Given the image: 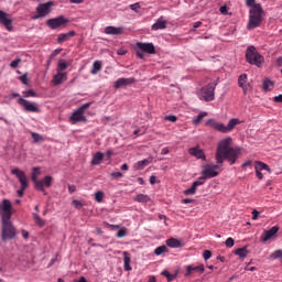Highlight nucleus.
<instances>
[{
	"label": "nucleus",
	"instance_id": "473e14b6",
	"mask_svg": "<svg viewBox=\"0 0 282 282\" xmlns=\"http://www.w3.org/2000/svg\"><path fill=\"white\" fill-rule=\"evenodd\" d=\"M39 175H41V170L39 167H33L31 180L36 186V182H39Z\"/></svg>",
	"mask_w": 282,
	"mask_h": 282
},
{
	"label": "nucleus",
	"instance_id": "412c9836",
	"mask_svg": "<svg viewBox=\"0 0 282 282\" xmlns=\"http://www.w3.org/2000/svg\"><path fill=\"white\" fill-rule=\"evenodd\" d=\"M166 23L167 21L164 20V17H160L154 24H152V30H166Z\"/></svg>",
	"mask_w": 282,
	"mask_h": 282
},
{
	"label": "nucleus",
	"instance_id": "0eeeda50",
	"mask_svg": "<svg viewBox=\"0 0 282 282\" xmlns=\"http://www.w3.org/2000/svg\"><path fill=\"white\" fill-rule=\"evenodd\" d=\"M53 6H54L53 1H48V2L41 3L40 6H37L36 14L33 15V20L43 19V18L47 17V14H50V12H52Z\"/></svg>",
	"mask_w": 282,
	"mask_h": 282
},
{
	"label": "nucleus",
	"instance_id": "6e6d98bb",
	"mask_svg": "<svg viewBox=\"0 0 282 282\" xmlns=\"http://www.w3.org/2000/svg\"><path fill=\"white\" fill-rule=\"evenodd\" d=\"M117 237L119 239H122V237H127V231L124 229L119 230Z\"/></svg>",
	"mask_w": 282,
	"mask_h": 282
},
{
	"label": "nucleus",
	"instance_id": "a878e982",
	"mask_svg": "<svg viewBox=\"0 0 282 282\" xmlns=\"http://www.w3.org/2000/svg\"><path fill=\"white\" fill-rule=\"evenodd\" d=\"M105 160V154L102 152H96L93 156L91 164L93 166H98Z\"/></svg>",
	"mask_w": 282,
	"mask_h": 282
},
{
	"label": "nucleus",
	"instance_id": "9d476101",
	"mask_svg": "<svg viewBox=\"0 0 282 282\" xmlns=\"http://www.w3.org/2000/svg\"><path fill=\"white\" fill-rule=\"evenodd\" d=\"M217 169H219V165H206L203 171V176L205 177V180L217 177V175H219Z\"/></svg>",
	"mask_w": 282,
	"mask_h": 282
},
{
	"label": "nucleus",
	"instance_id": "4c0bfd02",
	"mask_svg": "<svg viewBox=\"0 0 282 282\" xmlns=\"http://www.w3.org/2000/svg\"><path fill=\"white\" fill-rule=\"evenodd\" d=\"M263 89L264 91H270V89H272L271 87H274V82L267 79L263 82Z\"/></svg>",
	"mask_w": 282,
	"mask_h": 282
},
{
	"label": "nucleus",
	"instance_id": "5fc2aeb1",
	"mask_svg": "<svg viewBox=\"0 0 282 282\" xmlns=\"http://www.w3.org/2000/svg\"><path fill=\"white\" fill-rule=\"evenodd\" d=\"M110 177H113V180H118V178L122 177V173L121 172H112V173H110Z\"/></svg>",
	"mask_w": 282,
	"mask_h": 282
},
{
	"label": "nucleus",
	"instance_id": "6ab92c4d",
	"mask_svg": "<svg viewBox=\"0 0 282 282\" xmlns=\"http://www.w3.org/2000/svg\"><path fill=\"white\" fill-rule=\"evenodd\" d=\"M122 26L116 28V26H106L105 28V34L112 35V36H118L122 34Z\"/></svg>",
	"mask_w": 282,
	"mask_h": 282
},
{
	"label": "nucleus",
	"instance_id": "f03ea898",
	"mask_svg": "<svg viewBox=\"0 0 282 282\" xmlns=\"http://www.w3.org/2000/svg\"><path fill=\"white\" fill-rule=\"evenodd\" d=\"M232 144V138H226L218 143L216 150V163L224 164V160L235 164L239 158V150L230 147Z\"/></svg>",
	"mask_w": 282,
	"mask_h": 282
},
{
	"label": "nucleus",
	"instance_id": "2f4dec72",
	"mask_svg": "<svg viewBox=\"0 0 282 282\" xmlns=\"http://www.w3.org/2000/svg\"><path fill=\"white\" fill-rule=\"evenodd\" d=\"M101 69H102V62L96 61L93 64V69L90 70V74L96 75L98 74V72H101Z\"/></svg>",
	"mask_w": 282,
	"mask_h": 282
},
{
	"label": "nucleus",
	"instance_id": "5701e85b",
	"mask_svg": "<svg viewBox=\"0 0 282 282\" xmlns=\"http://www.w3.org/2000/svg\"><path fill=\"white\" fill-rule=\"evenodd\" d=\"M189 155H194V158H197L198 160H206V154L204 153V150H199L197 148H191L188 150Z\"/></svg>",
	"mask_w": 282,
	"mask_h": 282
},
{
	"label": "nucleus",
	"instance_id": "69168bd1",
	"mask_svg": "<svg viewBox=\"0 0 282 282\" xmlns=\"http://www.w3.org/2000/svg\"><path fill=\"white\" fill-rule=\"evenodd\" d=\"M111 155H113V151H112V150H108V151L106 152V158H107V160H111Z\"/></svg>",
	"mask_w": 282,
	"mask_h": 282
},
{
	"label": "nucleus",
	"instance_id": "de8ad7c7",
	"mask_svg": "<svg viewBox=\"0 0 282 282\" xmlns=\"http://www.w3.org/2000/svg\"><path fill=\"white\" fill-rule=\"evenodd\" d=\"M73 206H75L78 210H80V208H83L84 204H83V202H80L78 199H74Z\"/></svg>",
	"mask_w": 282,
	"mask_h": 282
},
{
	"label": "nucleus",
	"instance_id": "338daca9",
	"mask_svg": "<svg viewBox=\"0 0 282 282\" xmlns=\"http://www.w3.org/2000/svg\"><path fill=\"white\" fill-rule=\"evenodd\" d=\"M256 175L258 180H263V173H261V171L256 170Z\"/></svg>",
	"mask_w": 282,
	"mask_h": 282
},
{
	"label": "nucleus",
	"instance_id": "864d4df0",
	"mask_svg": "<svg viewBox=\"0 0 282 282\" xmlns=\"http://www.w3.org/2000/svg\"><path fill=\"white\" fill-rule=\"evenodd\" d=\"M130 10H133V12H139L140 10V3H133V4H130Z\"/></svg>",
	"mask_w": 282,
	"mask_h": 282
},
{
	"label": "nucleus",
	"instance_id": "e433bc0d",
	"mask_svg": "<svg viewBox=\"0 0 282 282\" xmlns=\"http://www.w3.org/2000/svg\"><path fill=\"white\" fill-rule=\"evenodd\" d=\"M23 96L24 98H36L39 97V94H36V91H34V89H29L23 91Z\"/></svg>",
	"mask_w": 282,
	"mask_h": 282
},
{
	"label": "nucleus",
	"instance_id": "cd10ccee",
	"mask_svg": "<svg viewBox=\"0 0 282 282\" xmlns=\"http://www.w3.org/2000/svg\"><path fill=\"white\" fill-rule=\"evenodd\" d=\"M254 169L256 171H268V173H272V170L270 169V166L261 161L254 162Z\"/></svg>",
	"mask_w": 282,
	"mask_h": 282
},
{
	"label": "nucleus",
	"instance_id": "603ef678",
	"mask_svg": "<svg viewBox=\"0 0 282 282\" xmlns=\"http://www.w3.org/2000/svg\"><path fill=\"white\" fill-rule=\"evenodd\" d=\"M203 257H204L205 261H208V259H210L213 257V252H210V250H205L203 253Z\"/></svg>",
	"mask_w": 282,
	"mask_h": 282
},
{
	"label": "nucleus",
	"instance_id": "39448f33",
	"mask_svg": "<svg viewBox=\"0 0 282 282\" xmlns=\"http://www.w3.org/2000/svg\"><path fill=\"white\" fill-rule=\"evenodd\" d=\"M91 107L90 102L84 104L79 107L69 118L72 124H77V122H87V117H85V111Z\"/></svg>",
	"mask_w": 282,
	"mask_h": 282
},
{
	"label": "nucleus",
	"instance_id": "8fccbe9b",
	"mask_svg": "<svg viewBox=\"0 0 282 282\" xmlns=\"http://www.w3.org/2000/svg\"><path fill=\"white\" fill-rule=\"evenodd\" d=\"M162 275L166 276L167 281H173V279H174V275H172L167 270H164L162 272Z\"/></svg>",
	"mask_w": 282,
	"mask_h": 282
},
{
	"label": "nucleus",
	"instance_id": "7ed1b4c3",
	"mask_svg": "<svg viewBox=\"0 0 282 282\" xmlns=\"http://www.w3.org/2000/svg\"><path fill=\"white\" fill-rule=\"evenodd\" d=\"M261 23H263V7L256 4L249 10L247 30H257V28H261Z\"/></svg>",
	"mask_w": 282,
	"mask_h": 282
},
{
	"label": "nucleus",
	"instance_id": "4be33fe9",
	"mask_svg": "<svg viewBox=\"0 0 282 282\" xmlns=\"http://www.w3.org/2000/svg\"><path fill=\"white\" fill-rule=\"evenodd\" d=\"M76 36V31H69L68 33H61L57 36V43H65V41H69L72 37Z\"/></svg>",
	"mask_w": 282,
	"mask_h": 282
},
{
	"label": "nucleus",
	"instance_id": "a19ab883",
	"mask_svg": "<svg viewBox=\"0 0 282 282\" xmlns=\"http://www.w3.org/2000/svg\"><path fill=\"white\" fill-rule=\"evenodd\" d=\"M34 217V221L35 224H37V226H45V220H42L41 216H39V214H33Z\"/></svg>",
	"mask_w": 282,
	"mask_h": 282
},
{
	"label": "nucleus",
	"instance_id": "c756f323",
	"mask_svg": "<svg viewBox=\"0 0 282 282\" xmlns=\"http://www.w3.org/2000/svg\"><path fill=\"white\" fill-rule=\"evenodd\" d=\"M169 248H182V242L178 239L170 238L166 240Z\"/></svg>",
	"mask_w": 282,
	"mask_h": 282
},
{
	"label": "nucleus",
	"instance_id": "e2e57ef3",
	"mask_svg": "<svg viewBox=\"0 0 282 282\" xmlns=\"http://www.w3.org/2000/svg\"><path fill=\"white\" fill-rule=\"evenodd\" d=\"M117 54H118L119 56H124V54H127V50H124V48H119V50L117 51Z\"/></svg>",
	"mask_w": 282,
	"mask_h": 282
},
{
	"label": "nucleus",
	"instance_id": "ea45409f",
	"mask_svg": "<svg viewBox=\"0 0 282 282\" xmlns=\"http://www.w3.org/2000/svg\"><path fill=\"white\" fill-rule=\"evenodd\" d=\"M104 197H105V193L102 191L95 193V199L96 202H98V204H102Z\"/></svg>",
	"mask_w": 282,
	"mask_h": 282
},
{
	"label": "nucleus",
	"instance_id": "09e8293b",
	"mask_svg": "<svg viewBox=\"0 0 282 282\" xmlns=\"http://www.w3.org/2000/svg\"><path fill=\"white\" fill-rule=\"evenodd\" d=\"M225 246H226L227 248H232V246H235V239L228 238V239L225 241Z\"/></svg>",
	"mask_w": 282,
	"mask_h": 282
},
{
	"label": "nucleus",
	"instance_id": "774afa93",
	"mask_svg": "<svg viewBox=\"0 0 282 282\" xmlns=\"http://www.w3.org/2000/svg\"><path fill=\"white\" fill-rule=\"evenodd\" d=\"M143 51H138L137 50V56L139 57V58H144V53H142Z\"/></svg>",
	"mask_w": 282,
	"mask_h": 282
},
{
	"label": "nucleus",
	"instance_id": "ddd939ff",
	"mask_svg": "<svg viewBox=\"0 0 282 282\" xmlns=\"http://www.w3.org/2000/svg\"><path fill=\"white\" fill-rule=\"evenodd\" d=\"M11 173L18 177L22 188H28V175H25V172L21 171L20 169H13Z\"/></svg>",
	"mask_w": 282,
	"mask_h": 282
},
{
	"label": "nucleus",
	"instance_id": "423d86ee",
	"mask_svg": "<svg viewBox=\"0 0 282 282\" xmlns=\"http://www.w3.org/2000/svg\"><path fill=\"white\" fill-rule=\"evenodd\" d=\"M246 58L250 65H257V67H261V63H263V55L259 54L254 46H249L247 48Z\"/></svg>",
	"mask_w": 282,
	"mask_h": 282
},
{
	"label": "nucleus",
	"instance_id": "79ce46f5",
	"mask_svg": "<svg viewBox=\"0 0 282 282\" xmlns=\"http://www.w3.org/2000/svg\"><path fill=\"white\" fill-rule=\"evenodd\" d=\"M166 250H167L166 246L158 247L154 250V254H156V257H160V254H164V252H166Z\"/></svg>",
	"mask_w": 282,
	"mask_h": 282
},
{
	"label": "nucleus",
	"instance_id": "0e129e2a",
	"mask_svg": "<svg viewBox=\"0 0 282 282\" xmlns=\"http://www.w3.org/2000/svg\"><path fill=\"white\" fill-rule=\"evenodd\" d=\"M22 237L24 239H29L30 238V232H28V230H25V229H22Z\"/></svg>",
	"mask_w": 282,
	"mask_h": 282
},
{
	"label": "nucleus",
	"instance_id": "f257e3e1",
	"mask_svg": "<svg viewBox=\"0 0 282 282\" xmlns=\"http://www.w3.org/2000/svg\"><path fill=\"white\" fill-rule=\"evenodd\" d=\"M0 213H2L1 224H2V241H8L10 239L17 238V228L12 225V203L8 199H3L0 205Z\"/></svg>",
	"mask_w": 282,
	"mask_h": 282
},
{
	"label": "nucleus",
	"instance_id": "2eb2a0df",
	"mask_svg": "<svg viewBox=\"0 0 282 282\" xmlns=\"http://www.w3.org/2000/svg\"><path fill=\"white\" fill-rule=\"evenodd\" d=\"M135 83V78H124L121 77L115 82V89H120L121 87H129V85H133Z\"/></svg>",
	"mask_w": 282,
	"mask_h": 282
},
{
	"label": "nucleus",
	"instance_id": "49530a36",
	"mask_svg": "<svg viewBox=\"0 0 282 282\" xmlns=\"http://www.w3.org/2000/svg\"><path fill=\"white\" fill-rule=\"evenodd\" d=\"M257 0H246V6L248 8H254V6H261L260 3H256Z\"/></svg>",
	"mask_w": 282,
	"mask_h": 282
},
{
	"label": "nucleus",
	"instance_id": "c9c22d12",
	"mask_svg": "<svg viewBox=\"0 0 282 282\" xmlns=\"http://www.w3.org/2000/svg\"><path fill=\"white\" fill-rule=\"evenodd\" d=\"M206 116H208V112H200L194 120H193V124H200L202 120H204V118H206Z\"/></svg>",
	"mask_w": 282,
	"mask_h": 282
},
{
	"label": "nucleus",
	"instance_id": "f3484780",
	"mask_svg": "<svg viewBox=\"0 0 282 282\" xmlns=\"http://www.w3.org/2000/svg\"><path fill=\"white\" fill-rule=\"evenodd\" d=\"M238 85L243 90V94H248L250 89V84H248V75L241 74L238 78Z\"/></svg>",
	"mask_w": 282,
	"mask_h": 282
},
{
	"label": "nucleus",
	"instance_id": "f8f14e48",
	"mask_svg": "<svg viewBox=\"0 0 282 282\" xmlns=\"http://www.w3.org/2000/svg\"><path fill=\"white\" fill-rule=\"evenodd\" d=\"M207 127L219 131L220 133H228V126L217 122L215 119H208L206 121Z\"/></svg>",
	"mask_w": 282,
	"mask_h": 282
},
{
	"label": "nucleus",
	"instance_id": "dca6fc26",
	"mask_svg": "<svg viewBox=\"0 0 282 282\" xmlns=\"http://www.w3.org/2000/svg\"><path fill=\"white\" fill-rule=\"evenodd\" d=\"M138 50L145 52V54H155V45L153 43H137Z\"/></svg>",
	"mask_w": 282,
	"mask_h": 282
},
{
	"label": "nucleus",
	"instance_id": "20e7f679",
	"mask_svg": "<svg viewBox=\"0 0 282 282\" xmlns=\"http://www.w3.org/2000/svg\"><path fill=\"white\" fill-rule=\"evenodd\" d=\"M216 87L217 84H208L207 86H204L198 93L199 100H205V102H213V100H215Z\"/></svg>",
	"mask_w": 282,
	"mask_h": 282
},
{
	"label": "nucleus",
	"instance_id": "1a4fd4ad",
	"mask_svg": "<svg viewBox=\"0 0 282 282\" xmlns=\"http://www.w3.org/2000/svg\"><path fill=\"white\" fill-rule=\"evenodd\" d=\"M18 105H20V107H23L24 111H28L29 113H39L40 111L39 104L29 101L28 99H23L22 97L18 99Z\"/></svg>",
	"mask_w": 282,
	"mask_h": 282
},
{
	"label": "nucleus",
	"instance_id": "680f3d73",
	"mask_svg": "<svg viewBox=\"0 0 282 282\" xmlns=\"http://www.w3.org/2000/svg\"><path fill=\"white\" fill-rule=\"evenodd\" d=\"M220 13L221 14H228V7H226V6H223V7H220Z\"/></svg>",
	"mask_w": 282,
	"mask_h": 282
},
{
	"label": "nucleus",
	"instance_id": "58836bf2",
	"mask_svg": "<svg viewBox=\"0 0 282 282\" xmlns=\"http://www.w3.org/2000/svg\"><path fill=\"white\" fill-rule=\"evenodd\" d=\"M31 135H32L35 143L36 142H43L45 140V138L43 135H41L36 132H32Z\"/></svg>",
	"mask_w": 282,
	"mask_h": 282
},
{
	"label": "nucleus",
	"instance_id": "3c124183",
	"mask_svg": "<svg viewBox=\"0 0 282 282\" xmlns=\"http://www.w3.org/2000/svg\"><path fill=\"white\" fill-rule=\"evenodd\" d=\"M19 63H21V58L12 61L10 67H12V69H17V67H19Z\"/></svg>",
	"mask_w": 282,
	"mask_h": 282
},
{
	"label": "nucleus",
	"instance_id": "4468645a",
	"mask_svg": "<svg viewBox=\"0 0 282 282\" xmlns=\"http://www.w3.org/2000/svg\"><path fill=\"white\" fill-rule=\"evenodd\" d=\"M52 176H45L42 181L36 182L35 188L44 193V195H47L45 187L50 188V186H52Z\"/></svg>",
	"mask_w": 282,
	"mask_h": 282
},
{
	"label": "nucleus",
	"instance_id": "c85d7f7f",
	"mask_svg": "<svg viewBox=\"0 0 282 282\" xmlns=\"http://www.w3.org/2000/svg\"><path fill=\"white\" fill-rule=\"evenodd\" d=\"M134 202H138L139 204H148V202H151V197L147 194H138L133 197Z\"/></svg>",
	"mask_w": 282,
	"mask_h": 282
},
{
	"label": "nucleus",
	"instance_id": "393cba45",
	"mask_svg": "<svg viewBox=\"0 0 282 282\" xmlns=\"http://www.w3.org/2000/svg\"><path fill=\"white\" fill-rule=\"evenodd\" d=\"M123 268L127 272L131 271V254L129 252L123 251Z\"/></svg>",
	"mask_w": 282,
	"mask_h": 282
},
{
	"label": "nucleus",
	"instance_id": "4d7b16f0",
	"mask_svg": "<svg viewBox=\"0 0 282 282\" xmlns=\"http://www.w3.org/2000/svg\"><path fill=\"white\" fill-rule=\"evenodd\" d=\"M26 188H28V187H23V185H21L20 189L18 191L19 197H23V195H24Z\"/></svg>",
	"mask_w": 282,
	"mask_h": 282
},
{
	"label": "nucleus",
	"instance_id": "6e6552de",
	"mask_svg": "<svg viewBox=\"0 0 282 282\" xmlns=\"http://www.w3.org/2000/svg\"><path fill=\"white\" fill-rule=\"evenodd\" d=\"M69 23V20L63 15L58 18L48 19L46 21V25L51 28V30H58V28H65Z\"/></svg>",
	"mask_w": 282,
	"mask_h": 282
},
{
	"label": "nucleus",
	"instance_id": "a18cd8bd",
	"mask_svg": "<svg viewBox=\"0 0 282 282\" xmlns=\"http://www.w3.org/2000/svg\"><path fill=\"white\" fill-rule=\"evenodd\" d=\"M164 120H167L169 122H177V116L175 115L165 116Z\"/></svg>",
	"mask_w": 282,
	"mask_h": 282
},
{
	"label": "nucleus",
	"instance_id": "aec40b11",
	"mask_svg": "<svg viewBox=\"0 0 282 282\" xmlns=\"http://www.w3.org/2000/svg\"><path fill=\"white\" fill-rule=\"evenodd\" d=\"M64 80H67V73L57 72V74L53 76L52 83L53 85H62Z\"/></svg>",
	"mask_w": 282,
	"mask_h": 282
},
{
	"label": "nucleus",
	"instance_id": "a211bd4d",
	"mask_svg": "<svg viewBox=\"0 0 282 282\" xmlns=\"http://www.w3.org/2000/svg\"><path fill=\"white\" fill-rule=\"evenodd\" d=\"M276 232H279L278 226H274L271 229L265 230L264 235L262 236V241H270V239H272V237H274Z\"/></svg>",
	"mask_w": 282,
	"mask_h": 282
},
{
	"label": "nucleus",
	"instance_id": "72a5a7b5",
	"mask_svg": "<svg viewBox=\"0 0 282 282\" xmlns=\"http://www.w3.org/2000/svg\"><path fill=\"white\" fill-rule=\"evenodd\" d=\"M67 67H69V64L63 59H59L58 64H57L56 72L63 73V72H65V69H67Z\"/></svg>",
	"mask_w": 282,
	"mask_h": 282
},
{
	"label": "nucleus",
	"instance_id": "9b49d317",
	"mask_svg": "<svg viewBox=\"0 0 282 282\" xmlns=\"http://www.w3.org/2000/svg\"><path fill=\"white\" fill-rule=\"evenodd\" d=\"M0 23L8 30V32H12V18H10V14L6 13L4 11L0 10Z\"/></svg>",
	"mask_w": 282,
	"mask_h": 282
},
{
	"label": "nucleus",
	"instance_id": "bf43d9fd",
	"mask_svg": "<svg viewBox=\"0 0 282 282\" xmlns=\"http://www.w3.org/2000/svg\"><path fill=\"white\" fill-rule=\"evenodd\" d=\"M273 257H274V259H281V257H282V250H276V251H274Z\"/></svg>",
	"mask_w": 282,
	"mask_h": 282
},
{
	"label": "nucleus",
	"instance_id": "052dcab7",
	"mask_svg": "<svg viewBox=\"0 0 282 282\" xmlns=\"http://www.w3.org/2000/svg\"><path fill=\"white\" fill-rule=\"evenodd\" d=\"M252 219L253 221H257V219H259V212L257 209L252 212Z\"/></svg>",
	"mask_w": 282,
	"mask_h": 282
},
{
	"label": "nucleus",
	"instance_id": "f704fd0d",
	"mask_svg": "<svg viewBox=\"0 0 282 282\" xmlns=\"http://www.w3.org/2000/svg\"><path fill=\"white\" fill-rule=\"evenodd\" d=\"M235 254L240 257V259H246L248 257V249L246 247L239 248L235 251Z\"/></svg>",
	"mask_w": 282,
	"mask_h": 282
},
{
	"label": "nucleus",
	"instance_id": "bb28decb",
	"mask_svg": "<svg viewBox=\"0 0 282 282\" xmlns=\"http://www.w3.org/2000/svg\"><path fill=\"white\" fill-rule=\"evenodd\" d=\"M151 162H153V158H148L145 160L139 161L135 164V169L138 171H142L144 167L149 166V164H151Z\"/></svg>",
	"mask_w": 282,
	"mask_h": 282
},
{
	"label": "nucleus",
	"instance_id": "b1692460",
	"mask_svg": "<svg viewBox=\"0 0 282 282\" xmlns=\"http://www.w3.org/2000/svg\"><path fill=\"white\" fill-rule=\"evenodd\" d=\"M206 269L204 268V264H199L197 267H193V265H187L186 267V273L185 276H191L192 272H200L204 273Z\"/></svg>",
	"mask_w": 282,
	"mask_h": 282
},
{
	"label": "nucleus",
	"instance_id": "c03bdc74",
	"mask_svg": "<svg viewBox=\"0 0 282 282\" xmlns=\"http://www.w3.org/2000/svg\"><path fill=\"white\" fill-rule=\"evenodd\" d=\"M195 193H197V187H194V185L184 191V195H195Z\"/></svg>",
	"mask_w": 282,
	"mask_h": 282
},
{
	"label": "nucleus",
	"instance_id": "37998d69",
	"mask_svg": "<svg viewBox=\"0 0 282 282\" xmlns=\"http://www.w3.org/2000/svg\"><path fill=\"white\" fill-rule=\"evenodd\" d=\"M205 182H206V177L205 176H200L192 185H194V187L197 188V186H203V184H205Z\"/></svg>",
	"mask_w": 282,
	"mask_h": 282
},
{
	"label": "nucleus",
	"instance_id": "13d9d810",
	"mask_svg": "<svg viewBox=\"0 0 282 282\" xmlns=\"http://www.w3.org/2000/svg\"><path fill=\"white\" fill-rule=\"evenodd\" d=\"M21 83H23V85H28V74H24L20 77Z\"/></svg>",
	"mask_w": 282,
	"mask_h": 282
},
{
	"label": "nucleus",
	"instance_id": "7c9ffc66",
	"mask_svg": "<svg viewBox=\"0 0 282 282\" xmlns=\"http://www.w3.org/2000/svg\"><path fill=\"white\" fill-rule=\"evenodd\" d=\"M237 124H241V121L239 119H237V118L230 119L227 124L228 133H230V131H232L235 129V127H237Z\"/></svg>",
	"mask_w": 282,
	"mask_h": 282
}]
</instances>
